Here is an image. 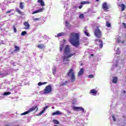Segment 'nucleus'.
I'll list each match as a JSON object with an SVG mask.
<instances>
[{
	"instance_id": "obj_1",
	"label": "nucleus",
	"mask_w": 126,
	"mask_h": 126,
	"mask_svg": "<svg viewBox=\"0 0 126 126\" xmlns=\"http://www.w3.org/2000/svg\"><path fill=\"white\" fill-rule=\"evenodd\" d=\"M69 41L70 44L75 47L78 48L80 46V41H79V33L72 32L69 35Z\"/></svg>"
},
{
	"instance_id": "obj_2",
	"label": "nucleus",
	"mask_w": 126,
	"mask_h": 126,
	"mask_svg": "<svg viewBox=\"0 0 126 126\" xmlns=\"http://www.w3.org/2000/svg\"><path fill=\"white\" fill-rule=\"evenodd\" d=\"M67 75L68 76V77H71V80L72 82H74V81H75V75L73 69H70V70L67 72Z\"/></svg>"
},
{
	"instance_id": "obj_3",
	"label": "nucleus",
	"mask_w": 126,
	"mask_h": 126,
	"mask_svg": "<svg viewBox=\"0 0 126 126\" xmlns=\"http://www.w3.org/2000/svg\"><path fill=\"white\" fill-rule=\"evenodd\" d=\"M94 34L96 38H100L102 37V31L100 30L99 26H96V28L94 29Z\"/></svg>"
},
{
	"instance_id": "obj_4",
	"label": "nucleus",
	"mask_w": 126,
	"mask_h": 126,
	"mask_svg": "<svg viewBox=\"0 0 126 126\" xmlns=\"http://www.w3.org/2000/svg\"><path fill=\"white\" fill-rule=\"evenodd\" d=\"M72 56H75V53H70L67 55H64L63 57V63H64L65 62H69V58H71Z\"/></svg>"
},
{
	"instance_id": "obj_5",
	"label": "nucleus",
	"mask_w": 126,
	"mask_h": 126,
	"mask_svg": "<svg viewBox=\"0 0 126 126\" xmlns=\"http://www.w3.org/2000/svg\"><path fill=\"white\" fill-rule=\"evenodd\" d=\"M53 90V89H52V86L50 85H48V86H46L45 87V88L44 90V94H49V93H51Z\"/></svg>"
},
{
	"instance_id": "obj_6",
	"label": "nucleus",
	"mask_w": 126,
	"mask_h": 126,
	"mask_svg": "<svg viewBox=\"0 0 126 126\" xmlns=\"http://www.w3.org/2000/svg\"><path fill=\"white\" fill-rule=\"evenodd\" d=\"M38 110H39V107H38V106L34 105L30 108L28 110L29 113H32V112H34V111H35V112H38Z\"/></svg>"
},
{
	"instance_id": "obj_7",
	"label": "nucleus",
	"mask_w": 126,
	"mask_h": 126,
	"mask_svg": "<svg viewBox=\"0 0 126 126\" xmlns=\"http://www.w3.org/2000/svg\"><path fill=\"white\" fill-rule=\"evenodd\" d=\"M102 8L105 11V12H107L109 11V9H110V7L109 6H108V4H107V2H104L102 4Z\"/></svg>"
},
{
	"instance_id": "obj_8",
	"label": "nucleus",
	"mask_w": 126,
	"mask_h": 126,
	"mask_svg": "<svg viewBox=\"0 0 126 126\" xmlns=\"http://www.w3.org/2000/svg\"><path fill=\"white\" fill-rule=\"evenodd\" d=\"M64 53L65 55H67V54H69L70 53V48H69V45H66L65 46V48L64 49Z\"/></svg>"
},
{
	"instance_id": "obj_9",
	"label": "nucleus",
	"mask_w": 126,
	"mask_h": 126,
	"mask_svg": "<svg viewBox=\"0 0 126 126\" xmlns=\"http://www.w3.org/2000/svg\"><path fill=\"white\" fill-rule=\"evenodd\" d=\"M24 25L25 26L24 29L26 30H28L30 28V24H29V22H25Z\"/></svg>"
},
{
	"instance_id": "obj_10",
	"label": "nucleus",
	"mask_w": 126,
	"mask_h": 126,
	"mask_svg": "<svg viewBox=\"0 0 126 126\" xmlns=\"http://www.w3.org/2000/svg\"><path fill=\"white\" fill-rule=\"evenodd\" d=\"M48 108H49V106H46L45 107H44L43 109L38 114H37V116H41V115H43V114L45 113V111H46V110H47Z\"/></svg>"
},
{
	"instance_id": "obj_11",
	"label": "nucleus",
	"mask_w": 126,
	"mask_h": 126,
	"mask_svg": "<svg viewBox=\"0 0 126 126\" xmlns=\"http://www.w3.org/2000/svg\"><path fill=\"white\" fill-rule=\"evenodd\" d=\"M73 109V110H80V111H82V113H84V108L83 107L74 106Z\"/></svg>"
},
{
	"instance_id": "obj_12",
	"label": "nucleus",
	"mask_w": 126,
	"mask_h": 126,
	"mask_svg": "<svg viewBox=\"0 0 126 126\" xmlns=\"http://www.w3.org/2000/svg\"><path fill=\"white\" fill-rule=\"evenodd\" d=\"M84 73V68H81L78 73V76H81Z\"/></svg>"
},
{
	"instance_id": "obj_13",
	"label": "nucleus",
	"mask_w": 126,
	"mask_h": 126,
	"mask_svg": "<svg viewBox=\"0 0 126 126\" xmlns=\"http://www.w3.org/2000/svg\"><path fill=\"white\" fill-rule=\"evenodd\" d=\"M112 83L114 84H117L118 83V77L114 76L112 77Z\"/></svg>"
},
{
	"instance_id": "obj_14",
	"label": "nucleus",
	"mask_w": 126,
	"mask_h": 126,
	"mask_svg": "<svg viewBox=\"0 0 126 126\" xmlns=\"http://www.w3.org/2000/svg\"><path fill=\"white\" fill-rule=\"evenodd\" d=\"M52 116H56V115L59 116L60 115H62V112L60 111H56V112H53L52 114Z\"/></svg>"
},
{
	"instance_id": "obj_15",
	"label": "nucleus",
	"mask_w": 126,
	"mask_h": 126,
	"mask_svg": "<svg viewBox=\"0 0 126 126\" xmlns=\"http://www.w3.org/2000/svg\"><path fill=\"white\" fill-rule=\"evenodd\" d=\"M43 10H44V8H40L39 10H35L32 12V14H35L36 13H38V12H42Z\"/></svg>"
},
{
	"instance_id": "obj_16",
	"label": "nucleus",
	"mask_w": 126,
	"mask_h": 126,
	"mask_svg": "<svg viewBox=\"0 0 126 126\" xmlns=\"http://www.w3.org/2000/svg\"><path fill=\"white\" fill-rule=\"evenodd\" d=\"M14 48L15 49L14 50V52H15V53H18V52L20 51V47H19V46L14 45Z\"/></svg>"
},
{
	"instance_id": "obj_17",
	"label": "nucleus",
	"mask_w": 126,
	"mask_h": 126,
	"mask_svg": "<svg viewBox=\"0 0 126 126\" xmlns=\"http://www.w3.org/2000/svg\"><path fill=\"white\" fill-rule=\"evenodd\" d=\"M37 47L38 48V49H40L41 50L45 49V45L43 44H38L37 45Z\"/></svg>"
},
{
	"instance_id": "obj_18",
	"label": "nucleus",
	"mask_w": 126,
	"mask_h": 126,
	"mask_svg": "<svg viewBox=\"0 0 126 126\" xmlns=\"http://www.w3.org/2000/svg\"><path fill=\"white\" fill-rule=\"evenodd\" d=\"M98 92L96 91L95 89H92L90 91V94H93V95H95V94H97Z\"/></svg>"
},
{
	"instance_id": "obj_19",
	"label": "nucleus",
	"mask_w": 126,
	"mask_h": 126,
	"mask_svg": "<svg viewBox=\"0 0 126 126\" xmlns=\"http://www.w3.org/2000/svg\"><path fill=\"white\" fill-rule=\"evenodd\" d=\"M19 7L21 8V9H23L24 8V2H20Z\"/></svg>"
},
{
	"instance_id": "obj_20",
	"label": "nucleus",
	"mask_w": 126,
	"mask_h": 126,
	"mask_svg": "<svg viewBox=\"0 0 126 126\" xmlns=\"http://www.w3.org/2000/svg\"><path fill=\"white\" fill-rule=\"evenodd\" d=\"M68 83V81H65L64 82H63L62 84H61L60 85V86H65V85H67Z\"/></svg>"
},
{
	"instance_id": "obj_21",
	"label": "nucleus",
	"mask_w": 126,
	"mask_h": 126,
	"mask_svg": "<svg viewBox=\"0 0 126 126\" xmlns=\"http://www.w3.org/2000/svg\"><path fill=\"white\" fill-rule=\"evenodd\" d=\"M65 26H66V27H67L68 28H69L71 27V25H70L69 24V23H68V21H66V22H65Z\"/></svg>"
},
{
	"instance_id": "obj_22",
	"label": "nucleus",
	"mask_w": 126,
	"mask_h": 126,
	"mask_svg": "<svg viewBox=\"0 0 126 126\" xmlns=\"http://www.w3.org/2000/svg\"><path fill=\"white\" fill-rule=\"evenodd\" d=\"M99 43L100 44L99 45L100 49H102L103 48V41L101 40H99Z\"/></svg>"
},
{
	"instance_id": "obj_23",
	"label": "nucleus",
	"mask_w": 126,
	"mask_h": 126,
	"mask_svg": "<svg viewBox=\"0 0 126 126\" xmlns=\"http://www.w3.org/2000/svg\"><path fill=\"white\" fill-rule=\"evenodd\" d=\"M89 3H90L89 1H84L80 2V4H82V5L84 4H88Z\"/></svg>"
},
{
	"instance_id": "obj_24",
	"label": "nucleus",
	"mask_w": 126,
	"mask_h": 126,
	"mask_svg": "<svg viewBox=\"0 0 126 126\" xmlns=\"http://www.w3.org/2000/svg\"><path fill=\"white\" fill-rule=\"evenodd\" d=\"M121 8H122V11H124V10L126 9V5H125V4L124 3L121 4Z\"/></svg>"
},
{
	"instance_id": "obj_25",
	"label": "nucleus",
	"mask_w": 126,
	"mask_h": 126,
	"mask_svg": "<svg viewBox=\"0 0 126 126\" xmlns=\"http://www.w3.org/2000/svg\"><path fill=\"white\" fill-rule=\"evenodd\" d=\"M84 33L85 35H87L88 37H90V34H89V32H88V31L87 30L84 31Z\"/></svg>"
},
{
	"instance_id": "obj_26",
	"label": "nucleus",
	"mask_w": 126,
	"mask_h": 126,
	"mask_svg": "<svg viewBox=\"0 0 126 126\" xmlns=\"http://www.w3.org/2000/svg\"><path fill=\"white\" fill-rule=\"evenodd\" d=\"M53 122L55 125H60V122L57 120H53Z\"/></svg>"
},
{
	"instance_id": "obj_27",
	"label": "nucleus",
	"mask_w": 126,
	"mask_h": 126,
	"mask_svg": "<svg viewBox=\"0 0 126 126\" xmlns=\"http://www.w3.org/2000/svg\"><path fill=\"white\" fill-rule=\"evenodd\" d=\"M63 48H64V44H62L60 46V52H62L63 50Z\"/></svg>"
},
{
	"instance_id": "obj_28",
	"label": "nucleus",
	"mask_w": 126,
	"mask_h": 126,
	"mask_svg": "<svg viewBox=\"0 0 126 126\" xmlns=\"http://www.w3.org/2000/svg\"><path fill=\"white\" fill-rule=\"evenodd\" d=\"M16 11L19 13V14H23L22 12L19 8L16 9Z\"/></svg>"
},
{
	"instance_id": "obj_29",
	"label": "nucleus",
	"mask_w": 126,
	"mask_h": 126,
	"mask_svg": "<svg viewBox=\"0 0 126 126\" xmlns=\"http://www.w3.org/2000/svg\"><path fill=\"white\" fill-rule=\"evenodd\" d=\"M79 18L80 19H84V14H80L79 16Z\"/></svg>"
},
{
	"instance_id": "obj_30",
	"label": "nucleus",
	"mask_w": 126,
	"mask_h": 126,
	"mask_svg": "<svg viewBox=\"0 0 126 126\" xmlns=\"http://www.w3.org/2000/svg\"><path fill=\"white\" fill-rule=\"evenodd\" d=\"M21 35L22 36H25V35H27V32L26 31H23L21 32Z\"/></svg>"
},
{
	"instance_id": "obj_31",
	"label": "nucleus",
	"mask_w": 126,
	"mask_h": 126,
	"mask_svg": "<svg viewBox=\"0 0 126 126\" xmlns=\"http://www.w3.org/2000/svg\"><path fill=\"white\" fill-rule=\"evenodd\" d=\"M10 94H11V93L10 92H5L3 94V95L4 96H7V95H10Z\"/></svg>"
},
{
	"instance_id": "obj_32",
	"label": "nucleus",
	"mask_w": 126,
	"mask_h": 126,
	"mask_svg": "<svg viewBox=\"0 0 126 126\" xmlns=\"http://www.w3.org/2000/svg\"><path fill=\"white\" fill-rule=\"evenodd\" d=\"M29 111L28 110V111H26L25 112H24L23 113L21 114V116H24L25 115H27V114H29Z\"/></svg>"
},
{
	"instance_id": "obj_33",
	"label": "nucleus",
	"mask_w": 126,
	"mask_h": 126,
	"mask_svg": "<svg viewBox=\"0 0 126 126\" xmlns=\"http://www.w3.org/2000/svg\"><path fill=\"white\" fill-rule=\"evenodd\" d=\"M53 74H56V72H57V69L56 68L52 69Z\"/></svg>"
},
{
	"instance_id": "obj_34",
	"label": "nucleus",
	"mask_w": 126,
	"mask_h": 126,
	"mask_svg": "<svg viewBox=\"0 0 126 126\" xmlns=\"http://www.w3.org/2000/svg\"><path fill=\"white\" fill-rule=\"evenodd\" d=\"M106 25L107 27H111V24L109 22H106Z\"/></svg>"
},
{
	"instance_id": "obj_35",
	"label": "nucleus",
	"mask_w": 126,
	"mask_h": 126,
	"mask_svg": "<svg viewBox=\"0 0 126 126\" xmlns=\"http://www.w3.org/2000/svg\"><path fill=\"white\" fill-rule=\"evenodd\" d=\"M40 3L41 6H44L45 5V3L44 2V1H43V0L40 1Z\"/></svg>"
},
{
	"instance_id": "obj_36",
	"label": "nucleus",
	"mask_w": 126,
	"mask_h": 126,
	"mask_svg": "<svg viewBox=\"0 0 126 126\" xmlns=\"http://www.w3.org/2000/svg\"><path fill=\"white\" fill-rule=\"evenodd\" d=\"M13 30H14V32H15V33H16V32H17V31L16 30V28H15V26H13Z\"/></svg>"
},
{
	"instance_id": "obj_37",
	"label": "nucleus",
	"mask_w": 126,
	"mask_h": 126,
	"mask_svg": "<svg viewBox=\"0 0 126 126\" xmlns=\"http://www.w3.org/2000/svg\"><path fill=\"white\" fill-rule=\"evenodd\" d=\"M61 36H63V32H61L58 34V37H61Z\"/></svg>"
},
{
	"instance_id": "obj_38",
	"label": "nucleus",
	"mask_w": 126,
	"mask_h": 126,
	"mask_svg": "<svg viewBox=\"0 0 126 126\" xmlns=\"http://www.w3.org/2000/svg\"><path fill=\"white\" fill-rule=\"evenodd\" d=\"M93 77H94L93 75L91 74L88 76V78H93Z\"/></svg>"
},
{
	"instance_id": "obj_39",
	"label": "nucleus",
	"mask_w": 126,
	"mask_h": 126,
	"mask_svg": "<svg viewBox=\"0 0 126 126\" xmlns=\"http://www.w3.org/2000/svg\"><path fill=\"white\" fill-rule=\"evenodd\" d=\"M33 20H34V21H38L40 20V19L36 18L33 19Z\"/></svg>"
},
{
	"instance_id": "obj_40",
	"label": "nucleus",
	"mask_w": 126,
	"mask_h": 126,
	"mask_svg": "<svg viewBox=\"0 0 126 126\" xmlns=\"http://www.w3.org/2000/svg\"><path fill=\"white\" fill-rule=\"evenodd\" d=\"M38 86H41V85H43V83L40 82L38 83Z\"/></svg>"
},
{
	"instance_id": "obj_41",
	"label": "nucleus",
	"mask_w": 126,
	"mask_h": 126,
	"mask_svg": "<svg viewBox=\"0 0 126 126\" xmlns=\"http://www.w3.org/2000/svg\"><path fill=\"white\" fill-rule=\"evenodd\" d=\"M121 39H120V38H117V42L118 43H121Z\"/></svg>"
},
{
	"instance_id": "obj_42",
	"label": "nucleus",
	"mask_w": 126,
	"mask_h": 126,
	"mask_svg": "<svg viewBox=\"0 0 126 126\" xmlns=\"http://www.w3.org/2000/svg\"><path fill=\"white\" fill-rule=\"evenodd\" d=\"M112 118L113 119V121L116 122V118H115V115L112 116Z\"/></svg>"
},
{
	"instance_id": "obj_43",
	"label": "nucleus",
	"mask_w": 126,
	"mask_h": 126,
	"mask_svg": "<svg viewBox=\"0 0 126 126\" xmlns=\"http://www.w3.org/2000/svg\"><path fill=\"white\" fill-rule=\"evenodd\" d=\"M122 24L124 26V28H126V24L125 23H123Z\"/></svg>"
},
{
	"instance_id": "obj_44",
	"label": "nucleus",
	"mask_w": 126,
	"mask_h": 126,
	"mask_svg": "<svg viewBox=\"0 0 126 126\" xmlns=\"http://www.w3.org/2000/svg\"><path fill=\"white\" fill-rule=\"evenodd\" d=\"M12 10H11L10 11H7L6 12V13H10V12H11Z\"/></svg>"
},
{
	"instance_id": "obj_45",
	"label": "nucleus",
	"mask_w": 126,
	"mask_h": 126,
	"mask_svg": "<svg viewBox=\"0 0 126 126\" xmlns=\"http://www.w3.org/2000/svg\"><path fill=\"white\" fill-rule=\"evenodd\" d=\"M79 9H81L82 8V5H80L79 6Z\"/></svg>"
},
{
	"instance_id": "obj_46",
	"label": "nucleus",
	"mask_w": 126,
	"mask_h": 126,
	"mask_svg": "<svg viewBox=\"0 0 126 126\" xmlns=\"http://www.w3.org/2000/svg\"><path fill=\"white\" fill-rule=\"evenodd\" d=\"M43 0H37V2H39V3H40L41 1H42Z\"/></svg>"
},
{
	"instance_id": "obj_47",
	"label": "nucleus",
	"mask_w": 126,
	"mask_h": 126,
	"mask_svg": "<svg viewBox=\"0 0 126 126\" xmlns=\"http://www.w3.org/2000/svg\"><path fill=\"white\" fill-rule=\"evenodd\" d=\"M47 83H48V82H44L42 83V85L47 84Z\"/></svg>"
},
{
	"instance_id": "obj_48",
	"label": "nucleus",
	"mask_w": 126,
	"mask_h": 126,
	"mask_svg": "<svg viewBox=\"0 0 126 126\" xmlns=\"http://www.w3.org/2000/svg\"><path fill=\"white\" fill-rule=\"evenodd\" d=\"M99 40L100 39H95V42H99Z\"/></svg>"
},
{
	"instance_id": "obj_49",
	"label": "nucleus",
	"mask_w": 126,
	"mask_h": 126,
	"mask_svg": "<svg viewBox=\"0 0 126 126\" xmlns=\"http://www.w3.org/2000/svg\"><path fill=\"white\" fill-rule=\"evenodd\" d=\"M123 93H124V94H126V91H123Z\"/></svg>"
},
{
	"instance_id": "obj_50",
	"label": "nucleus",
	"mask_w": 126,
	"mask_h": 126,
	"mask_svg": "<svg viewBox=\"0 0 126 126\" xmlns=\"http://www.w3.org/2000/svg\"><path fill=\"white\" fill-rule=\"evenodd\" d=\"M80 65H81V66L83 65V63H81Z\"/></svg>"
},
{
	"instance_id": "obj_51",
	"label": "nucleus",
	"mask_w": 126,
	"mask_h": 126,
	"mask_svg": "<svg viewBox=\"0 0 126 126\" xmlns=\"http://www.w3.org/2000/svg\"><path fill=\"white\" fill-rule=\"evenodd\" d=\"M122 44H124V43H125V41H122Z\"/></svg>"
},
{
	"instance_id": "obj_52",
	"label": "nucleus",
	"mask_w": 126,
	"mask_h": 126,
	"mask_svg": "<svg viewBox=\"0 0 126 126\" xmlns=\"http://www.w3.org/2000/svg\"><path fill=\"white\" fill-rule=\"evenodd\" d=\"M93 56H94V55H93V54H91V57H93Z\"/></svg>"
},
{
	"instance_id": "obj_53",
	"label": "nucleus",
	"mask_w": 126,
	"mask_h": 126,
	"mask_svg": "<svg viewBox=\"0 0 126 126\" xmlns=\"http://www.w3.org/2000/svg\"><path fill=\"white\" fill-rule=\"evenodd\" d=\"M99 0H95V1H99Z\"/></svg>"
},
{
	"instance_id": "obj_54",
	"label": "nucleus",
	"mask_w": 126,
	"mask_h": 126,
	"mask_svg": "<svg viewBox=\"0 0 126 126\" xmlns=\"http://www.w3.org/2000/svg\"><path fill=\"white\" fill-rule=\"evenodd\" d=\"M87 28V27H85L84 28V29H86Z\"/></svg>"
},
{
	"instance_id": "obj_55",
	"label": "nucleus",
	"mask_w": 126,
	"mask_h": 126,
	"mask_svg": "<svg viewBox=\"0 0 126 126\" xmlns=\"http://www.w3.org/2000/svg\"><path fill=\"white\" fill-rule=\"evenodd\" d=\"M0 75H2V74H1V73H0Z\"/></svg>"
},
{
	"instance_id": "obj_56",
	"label": "nucleus",
	"mask_w": 126,
	"mask_h": 126,
	"mask_svg": "<svg viewBox=\"0 0 126 126\" xmlns=\"http://www.w3.org/2000/svg\"><path fill=\"white\" fill-rule=\"evenodd\" d=\"M123 118H126V116H123Z\"/></svg>"
}]
</instances>
